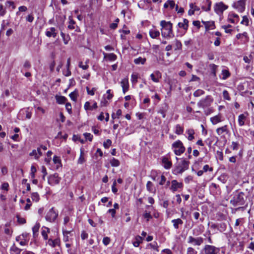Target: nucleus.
<instances>
[{"label": "nucleus", "mask_w": 254, "mask_h": 254, "mask_svg": "<svg viewBox=\"0 0 254 254\" xmlns=\"http://www.w3.org/2000/svg\"><path fill=\"white\" fill-rule=\"evenodd\" d=\"M160 26L162 28L161 34L163 37L170 39L174 36L172 29L173 24L170 21L162 20Z\"/></svg>", "instance_id": "1"}, {"label": "nucleus", "mask_w": 254, "mask_h": 254, "mask_svg": "<svg viewBox=\"0 0 254 254\" xmlns=\"http://www.w3.org/2000/svg\"><path fill=\"white\" fill-rule=\"evenodd\" d=\"M246 196L242 191H236L233 192V197L230 200V203L234 206L243 205L245 203Z\"/></svg>", "instance_id": "2"}, {"label": "nucleus", "mask_w": 254, "mask_h": 254, "mask_svg": "<svg viewBox=\"0 0 254 254\" xmlns=\"http://www.w3.org/2000/svg\"><path fill=\"white\" fill-rule=\"evenodd\" d=\"M189 162L185 159H182L178 162L174 169V173L182 174L189 168Z\"/></svg>", "instance_id": "3"}, {"label": "nucleus", "mask_w": 254, "mask_h": 254, "mask_svg": "<svg viewBox=\"0 0 254 254\" xmlns=\"http://www.w3.org/2000/svg\"><path fill=\"white\" fill-rule=\"evenodd\" d=\"M172 148L174 149L175 154L177 155H180L185 151V147L180 140H178L173 143Z\"/></svg>", "instance_id": "4"}, {"label": "nucleus", "mask_w": 254, "mask_h": 254, "mask_svg": "<svg viewBox=\"0 0 254 254\" xmlns=\"http://www.w3.org/2000/svg\"><path fill=\"white\" fill-rule=\"evenodd\" d=\"M213 101V99L210 95H207L204 98L201 99L197 104V106L205 109L209 107Z\"/></svg>", "instance_id": "5"}, {"label": "nucleus", "mask_w": 254, "mask_h": 254, "mask_svg": "<svg viewBox=\"0 0 254 254\" xmlns=\"http://www.w3.org/2000/svg\"><path fill=\"white\" fill-rule=\"evenodd\" d=\"M220 252V248L210 245H205L202 249L203 254H218Z\"/></svg>", "instance_id": "6"}, {"label": "nucleus", "mask_w": 254, "mask_h": 254, "mask_svg": "<svg viewBox=\"0 0 254 254\" xmlns=\"http://www.w3.org/2000/svg\"><path fill=\"white\" fill-rule=\"evenodd\" d=\"M58 216V212L54 207L51 208L45 216L46 220L49 222H54Z\"/></svg>", "instance_id": "7"}, {"label": "nucleus", "mask_w": 254, "mask_h": 254, "mask_svg": "<svg viewBox=\"0 0 254 254\" xmlns=\"http://www.w3.org/2000/svg\"><path fill=\"white\" fill-rule=\"evenodd\" d=\"M228 7L223 2H219L215 4L214 9L215 12L217 14H221L223 13L224 10L228 8Z\"/></svg>", "instance_id": "8"}, {"label": "nucleus", "mask_w": 254, "mask_h": 254, "mask_svg": "<svg viewBox=\"0 0 254 254\" xmlns=\"http://www.w3.org/2000/svg\"><path fill=\"white\" fill-rule=\"evenodd\" d=\"M203 238L202 237L194 238L192 236H189L188 239V243L194 246H200L203 243Z\"/></svg>", "instance_id": "9"}, {"label": "nucleus", "mask_w": 254, "mask_h": 254, "mask_svg": "<svg viewBox=\"0 0 254 254\" xmlns=\"http://www.w3.org/2000/svg\"><path fill=\"white\" fill-rule=\"evenodd\" d=\"M233 7L238 10L240 12H242L245 9V2L242 0H239L233 4Z\"/></svg>", "instance_id": "10"}, {"label": "nucleus", "mask_w": 254, "mask_h": 254, "mask_svg": "<svg viewBox=\"0 0 254 254\" xmlns=\"http://www.w3.org/2000/svg\"><path fill=\"white\" fill-rule=\"evenodd\" d=\"M183 187L182 182H178L176 180H173L171 182V186L170 189L173 192L176 191L179 189H181Z\"/></svg>", "instance_id": "11"}, {"label": "nucleus", "mask_w": 254, "mask_h": 254, "mask_svg": "<svg viewBox=\"0 0 254 254\" xmlns=\"http://www.w3.org/2000/svg\"><path fill=\"white\" fill-rule=\"evenodd\" d=\"M150 76L151 80L153 82L158 83L159 82L160 79L162 77V74L159 71L156 70L154 71L153 73H151Z\"/></svg>", "instance_id": "12"}, {"label": "nucleus", "mask_w": 254, "mask_h": 254, "mask_svg": "<svg viewBox=\"0 0 254 254\" xmlns=\"http://www.w3.org/2000/svg\"><path fill=\"white\" fill-rule=\"evenodd\" d=\"M61 180V178L59 176H48V181L49 184L55 185L59 184Z\"/></svg>", "instance_id": "13"}, {"label": "nucleus", "mask_w": 254, "mask_h": 254, "mask_svg": "<svg viewBox=\"0 0 254 254\" xmlns=\"http://www.w3.org/2000/svg\"><path fill=\"white\" fill-rule=\"evenodd\" d=\"M248 116V113L240 114L238 116V122L239 126L242 127L245 125V122Z\"/></svg>", "instance_id": "14"}, {"label": "nucleus", "mask_w": 254, "mask_h": 254, "mask_svg": "<svg viewBox=\"0 0 254 254\" xmlns=\"http://www.w3.org/2000/svg\"><path fill=\"white\" fill-rule=\"evenodd\" d=\"M121 86L123 88V92L125 94L128 90V81L127 78H124L121 82Z\"/></svg>", "instance_id": "15"}, {"label": "nucleus", "mask_w": 254, "mask_h": 254, "mask_svg": "<svg viewBox=\"0 0 254 254\" xmlns=\"http://www.w3.org/2000/svg\"><path fill=\"white\" fill-rule=\"evenodd\" d=\"M229 21L232 23H237L239 20V17L238 14L232 13L229 14Z\"/></svg>", "instance_id": "16"}, {"label": "nucleus", "mask_w": 254, "mask_h": 254, "mask_svg": "<svg viewBox=\"0 0 254 254\" xmlns=\"http://www.w3.org/2000/svg\"><path fill=\"white\" fill-rule=\"evenodd\" d=\"M56 28L55 27H51L49 28V30H47L45 32V35L48 37H53L54 38H56L57 36V33L56 32Z\"/></svg>", "instance_id": "17"}, {"label": "nucleus", "mask_w": 254, "mask_h": 254, "mask_svg": "<svg viewBox=\"0 0 254 254\" xmlns=\"http://www.w3.org/2000/svg\"><path fill=\"white\" fill-rule=\"evenodd\" d=\"M171 222L173 223L174 228L176 230L179 228V226L183 224V220L180 218L173 219Z\"/></svg>", "instance_id": "18"}, {"label": "nucleus", "mask_w": 254, "mask_h": 254, "mask_svg": "<svg viewBox=\"0 0 254 254\" xmlns=\"http://www.w3.org/2000/svg\"><path fill=\"white\" fill-rule=\"evenodd\" d=\"M188 23L189 20L187 19L184 18L183 22H179L178 24V26H179V27L183 28L185 31H187L188 29Z\"/></svg>", "instance_id": "19"}, {"label": "nucleus", "mask_w": 254, "mask_h": 254, "mask_svg": "<svg viewBox=\"0 0 254 254\" xmlns=\"http://www.w3.org/2000/svg\"><path fill=\"white\" fill-rule=\"evenodd\" d=\"M21 115H25V118L30 119L31 118L32 113L28 111V109H24L20 110L19 114V117H20Z\"/></svg>", "instance_id": "20"}, {"label": "nucleus", "mask_w": 254, "mask_h": 254, "mask_svg": "<svg viewBox=\"0 0 254 254\" xmlns=\"http://www.w3.org/2000/svg\"><path fill=\"white\" fill-rule=\"evenodd\" d=\"M202 22L204 25L206 30L214 29L215 28V24L214 21H204Z\"/></svg>", "instance_id": "21"}, {"label": "nucleus", "mask_w": 254, "mask_h": 254, "mask_svg": "<svg viewBox=\"0 0 254 254\" xmlns=\"http://www.w3.org/2000/svg\"><path fill=\"white\" fill-rule=\"evenodd\" d=\"M162 164L164 167L167 169H170L172 166L171 161L168 158L164 157L162 159Z\"/></svg>", "instance_id": "22"}, {"label": "nucleus", "mask_w": 254, "mask_h": 254, "mask_svg": "<svg viewBox=\"0 0 254 254\" xmlns=\"http://www.w3.org/2000/svg\"><path fill=\"white\" fill-rule=\"evenodd\" d=\"M143 238L140 236H137L135 238V241L132 242L134 247H138L139 245L142 243Z\"/></svg>", "instance_id": "23"}, {"label": "nucleus", "mask_w": 254, "mask_h": 254, "mask_svg": "<svg viewBox=\"0 0 254 254\" xmlns=\"http://www.w3.org/2000/svg\"><path fill=\"white\" fill-rule=\"evenodd\" d=\"M104 58H107L110 61H115L117 59V56L114 53L106 54L104 53Z\"/></svg>", "instance_id": "24"}, {"label": "nucleus", "mask_w": 254, "mask_h": 254, "mask_svg": "<svg viewBox=\"0 0 254 254\" xmlns=\"http://www.w3.org/2000/svg\"><path fill=\"white\" fill-rule=\"evenodd\" d=\"M152 179L154 181L159 180L158 183L160 185H163L166 181L165 176H153Z\"/></svg>", "instance_id": "25"}, {"label": "nucleus", "mask_w": 254, "mask_h": 254, "mask_svg": "<svg viewBox=\"0 0 254 254\" xmlns=\"http://www.w3.org/2000/svg\"><path fill=\"white\" fill-rule=\"evenodd\" d=\"M168 110V106L166 104L162 106L158 111V113L160 114L163 118L166 117V113Z\"/></svg>", "instance_id": "26"}, {"label": "nucleus", "mask_w": 254, "mask_h": 254, "mask_svg": "<svg viewBox=\"0 0 254 254\" xmlns=\"http://www.w3.org/2000/svg\"><path fill=\"white\" fill-rule=\"evenodd\" d=\"M22 250L17 248L15 244H13L11 247L10 251L11 254H20Z\"/></svg>", "instance_id": "27"}, {"label": "nucleus", "mask_w": 254, "mask_h": 254, "mask_svg": "<svg viewBox=\"0 0 254 254\" xmlns=\"http://www.w3.org/2000/svg\"><path fill=\"white\" fill-rule=\"evenodd\" d=\"M186 133L188 134L187 138L189 140H192L194 139V131L193 129L190 128L186 130Z\"/></svg>", "instance_id": "28"}, {"label": "nucleus", "mask_w": 254, "mask_h": 254, "mask_svg": "<svg viewBox=\"0 0 254 254\" xmlns=\"http://www.w3.org/2000/svg\"><path fill=\"white\" fill-rule=\"evenodd\" d=\"M56 99L57 102L59 104H63L67 101L66 98L63 96H56Z\"/></svg>", "instance_id": "29"}, {"label": "nucleus", "mask_w": 254, "mask_h": 254, "mask_svg": "<svg viewBox=\"0 0 254 254\" xmlns=\"http://www.w3.org/2000/svg\"><path fill=\"white\" fill-rule=\"evenodd\" d=\"M210 121L212 124L216 125L222 121L221 117L220 115H217L211 118Z\"/></svg>", "instance_id": "30"}, {"label": "nucleus", "mask_w": 254, "mask_h": 254, "mask_svg": "<svg viewBox=\"0 0 254 254\" xmlns=\"http://www.w3.org/2000/svg\"><path fill=\"white\" fill-rule=\"evenodd\" d=\"M60 243V241L58 239H56L54 240H52V239H49L48 241V244L50 246L54 248L56 246L59 245Z\"/></svg>", "instance_id": "31"}, {"label": "nucleus", "mask_w": 254, "mask_h": 254, "mask_svg": "<svg viewBox=\"0 0 254 254\" xmlns=\"http://www.w3.org/2000/svg\"><path fill=\"white\" fill-rule=\"evenodd\" d=\"M149 35L152 38H156L160 35V32L157 30L151 29L149 31Z\"/></svg>", "instance_id": "32"}, {"label": "nucleus", "mask_w": 254, "mask_h": 254, "mask_svg": "<svg viewBox=\"0 0 254 254\" xmlns=\"http://www.w3.org/2000/svg\"><path fill=\"white\" fill-rule=\"evenodd\" d=\"M40 227V224L37 223L32 228V232L34 237H36L38 235V232L39 231V228Z\"/></svg>", "instance_id": "33"}, {"label": "nucleus", "mask_w": 254, "mask_h": 254, "mask_svg": "<svg viewBox=\"0 0 254 254\" xmlns=\"http://www.w3.org/2000/svg\"><path fill=\"white\" fill-rule=\"evenodd\" d=\"M50 232V229L48 228L44 227L42 228L41 234L45 240L48 239L47 234Z\"/></svg>", "instance_id": "34"}, {"label": "nucleus", "mask_w": 254, "mask_h": 254, "mask_svg": "<svg viewBox=\"0 0 254 254\" xmlns=\"http://www.w3.org/2000/svg\"><path fill=\"white\" fill-rule=\"evenodd\" d=\"M184 131L183 127L178 124L175 126V132L177 134L180 135L183 134Z\"/></svg>", "instance_id": "35"}, {"label": "nucleus", "mask_w": 254, "mask_h": 254, "mask_svg": "<svg viewBox=\"0 0 254 254\" xmlns=\"http://www.w3.org/2000/svg\"><path fill=\"white\" fill-rule=\"evenodd\" d=\"M68 19L69 20V25L68 26V28L70 30H73L75 29L74 24H75V21L72 19L71 16H69L68 17Z\"/></svg>", "instance_id": "36"}, {"label": "nucleus", "mask_w": 254, "mask_h": 254, "mask_svg": "<svg viewBox=\"0 0 254 254\" xmlns=\"http://www.w3.org/2000/svg\"><path fill=\"white\" fill-rule=\"evenodd\" d=\"M216 132L219 135L222 134L223 132H227V126L225 125L224 126L218 128L216 129Z\"/></svg>", "instance_id": "37"}, {"label": "nucleus", "mask_w": 254, "mask_h": 254, "mask_svg": "<svg viewBox=\"0 0 254 254\" xmlns=\"http://www.w3.org/2000/svg\"><path fill=\"white\" fill-rule=\"evenodd\" d=\"M146 62V59L142 57H139L134 60V63L136 64H144Z\"/></svg>", "instance_id": "38"}, {"label": "nucleus", "mask_w": 254, "mask_h": 254, "mask_svg": "<svg viewBox=\"0 0 254 254\" xmlns=\"http://www.w3.org/2000/svg\"><path fill=\"white\" fill-rule=\"evenodd\" d=\"M209 68L211 70V73L213 76H216V69L218 67L217 65L213 64H211L209 65Z\"/></svg>", "instance_id": "39"}, {"label": "nucleus", "mask_w": 254, "mask_h": 254, "mask_svg": "<svg viewBox=\"0 0 254 254\" xmlns=\"http://www.w3.org/2000/svg\"><path fill=\"white\" fill-rule=\"evenodd\" d=\"M147 248L148 249H152L156 250L157 252H158L159 250L158 249V246L157 243L156 242H154L152 243H150L147 245Z\"/></svg>", "instance_id": "40"}, {"label": "nucleus", "mask_w": 254, "mask_h": 254, "mask_svg": "<svg viewBox=\"0 0 254 254\" xmlns=\"http://www.w3.org/2000/svg\"><path fill=\"white\" fill-rule=\"evenodd\" d=\"M222 79L225 80L230 76V73L226 69H223L222 70Z\"/></svg>", "instance_id": "41"}, {"label": "nucleus", "mask_w": 254, "mask_h": 254, "mask_svg": "<svg viewBox=\"0 0 254 254\" xmlns=\"http://www.w3.org/2000/svg\"><path fill=\"white\" fill-rule=\"evenodd\" d=\"M61 35L63 38L64 44L66 45L70 39V37L68 35H65L63 32H61Z\"/></svg>", "instance_id": "42"}, {"label": "nucleus", "mask_w": 254, "mask_h": 254, "mask_svg": "<svg viewBox=\"0 0 254 254\" xmlns=\"http://www.w3.org/2000/svg\"><path fill=\"white\" fill-rule=\"evenodd\" d=\"M31 197L32 200L35 202H38L40 199L39 195L37 192L32 193Z\"/></svg>", "instance_id": "43"}, {"label": "nucleus", "mask_w": 254, "mask_h": 254, "mask_svg": "<svg viewBox=\"0 0 254 254\" xmlns=\"http://www.w3.org/2000/svg\"><path fill=\"white\" fill-rule=\"evenodd\" d=\"M77 95V91L75 90L74 91L71 92L69 94V96L70 97V99L72 100L75 101L76 100Z\"/></svg>", "instance_id": "44"}, {"label": "nucleus", "mask_w": 254, "mask_h": 254, "mask_svg": "<svg viewBox=\"0 0 254 254\" xmlns=\"http://www.w3.org/2000/svg\"><path fill=\"white\" fill-rule=\"evenodd\" d=\"M122 110L121 109H118L116 113H113L112 114V118H113V119H115L116 118H119L120 117V116H121L122 115Z\"/></svg>", "instance_id": "45"}, {"label": "nucleus", "mask_w": 254, "mask_h": 254, "mask_svg": "<svg viewBox=\"0 0 254 254\" xmlns=\"http://www.w3.org/2000/svg\"><path fill=\"white\" fill-rule=\"evenodd\" d=\"M204 94V91L201 89H198L193 93V96L194 97H199Z\"/></svg>", "instance_id": "46"}, {"label": "nucleus", "mask_w": 254, "mask_h": 254, "mask_svg": "<svg viewBox=\"0 0 254 254\" xmlns=\"http://www.w3.org/2000/svg\"><path fill=\"white\" fill-rule=\"evenodd\" d=\"M223 97L224 99L227 100L228 101H230L231 100L229 94L228 92L226 90L223 91Z\"/></svg>", "instance_id": "47"}, {"label": "nucleus", "mask_w": 254, "mask_h": 254, "mask_svg": "<svg viewBox=\"0 0 254 254\" xmlns=\"http://www.w3.org/2000/svg\"><path fill=\"white\" fill-rule=\"evenodd\" d=\"M31 67V64L28 61H26L23 64V69L25 70H27L30 69Z\"/></svg>", "instance_id": "48"}, {"label": "nucleus", "mask_w": 254, "mask_h": 254, "mask_svg": "<svg viewBox=\"0 0 254 254\" xmlns=\"http://www.w3.org/2000/svg\"><path fill=\"white\" fill-rule=\"evenodd\" d=\"M232 25L228 24V25H223L222 26V28L225 30V32L226 33H231L232 31V29H228V28H231Z\"/></svg>", "instance_id": "49"}, {"label": "nucleus", "mask_w": 254, "mask_h": 254, "mask_svg": "<svg viewBox=\"0 0 254 254\" xmlns=\"http://www.w3.org/2000/svg\"><path fill=\"white\" fill-rule=\"evenodd\" d=\"M53 162L55 164H57V166L61 164L60 158L57 156H54L53 157Z\"/></svg>", "instance_id": "50"}, {"label": "nucleus", "mask_w": 254, "mask_h": 254, "mask_svg": "<svg viewBox=\"0 0 254 254\" xmlns=\"http://www.w3.org/2000/svg\"><path fill=\"white\" fill-rule=\"evenodd\" d=\"M138 76L136 74L133 73L131 76V81L133 84H135L137 82Z\"/></svg>", "instance_id": "51"}, {"label": "nucleus", "mask_w": 254, "mask_h": 254, "mask_svg": "<svg viewBox=\"0 0 254 254\" xmlns=\"http://www.w3.org/2000/svg\"><path fill=\"white\" fill-rule=\"evenodd\" d=\"M153 184L152 183L150 182V181H148L146 184V188H147V190L149 191L150 192H153Z\"/></svg>", "instance_id": "52"}, {"label": "nucleus", "mask_w": 254, "mask_h": 254, "mask_svg": "<svg viewBox=\"0 0 254 254\" xmlns=\"http://www.w3.org/2000/svg\"><path fill=\"white\" fill-rule=\"evenodd\" d=\"M249 20L248 17L246 16H244L243 17V20L241 22V23L242 24H245L246 26L249 25Z\"/></svg>", "instance_id": "53"}, {"label": "nucleus", "mask_w": 254, "mask_h": 254, "mask_svg": "<svg viewBox=\"0 0 254 254\" xmlns=\"http://www.w3.org/2000/svg\"><path fill=\"white\" fill-rule=\"evenodd\" d=\"M187 254H197V251L192 247H189L187 249Z\"/></svg>", "instance_id": "54"}, {"label": "nucleus", "mask_w": 254, "mask_h": 254, "mask_svg": "<svg viewBox=\"0 0 254 254\" xmlns=\"http://www.w3.org/2000/svg\"><path fill=\"white\" fill-rule=\"evenodd\" d=\"M111 144L112 141L110 139H107L106 141L104 142L103 145L105 148H108L111 145Z\"/></svg>", "instance_id": "55"}, {"label": "nucleus", "mask_w": 254, "mask_h": 254, "mask_svg": "<svg viewBox=\"0 0 254 254\" xmlns=\"http://www.w3.org/2000/svg\"><path fill=\"white\" fill-rule=\"evenodd\" d=\"M227 176H219L217 179L224 184L227 180Z\"/></svg>", "instance_id": "56"}, {"label": "nucleus", "mask_w": 254, "mask_h": 254, "mask_svg": "<svg viewBox=\"0 0 254 254\" xmlns=\"http://www.w3.org/2000/svg\"><path fill=\"white\" fill-rule=\"evenodd\" d=\"M111 163L113 166H118L120 165V162L115 158H113L111 161Z\"/></svg>", "instance_id": "57"}, {"label": "nucleus", "mask_w": 254, "mask_h": 254, "mask_svg": "<svg viewBox=\"0 0 254 254\" xmlns=\"http://www.w3.org/2000/svg\"><path fill=\"white\" fill-rule=\"evenodd\" d=\"M143 103L145 104L143 108L145 109L149 106L150 103V99L148 97L145 98L143 101Z\"/></svg>", "instance_id": "58"}, {"label": "nucleus", "mask_w": 254, "mask_h": 254, "mask_svg": "<svg viewBox=\"0 0 254 254\" xmlns=\"http://www.w3.org/2000/svg\"><path fill=\"white\" fill-rule=\"evenodd\" d=\"M65 109L69 114H71L72 112L71 105L69 103H66L65 104Z\"/></svg>", "instance_id": "59"}, {"label": "nucleus", "mask_w": 254, "mask_h": 254, "mask_svg": "<svg viewBox=\"0 0 254 254\" xmlns=\"http://www.w3.org/2000/svg\"><path fill=\"white\" fill-rule=\"evenodd\" d=\"M17 222L21 224H23L26 223V220L24 218H22L19 216H17Z\"/></svg>", "instance_id": "60"}, {"label": "nucleus", "mask_w": 254, "mask_h": 254, "mask_svg": "<svg viewBox=\"0 0 254 254\" xmlns=\"http://www.w3.org/2000/svg\"><path fill=\"white\" fill-rule=\"evenodd\" d=\"M84 136L87 140L88 139L90 141L92 140L93 135H91L90 133L86 132L84 133Z\"/></svg>", "instance_id": "61"}, {"label": "nucleus", "mask_w": 254, "mask_h": 254, "mask_svg": "<svg viewBox=\"0 0 254 254\" xmlns=\"http://www.w3.org/2000/svg\"><path fill=\"white\" fill-rule=\"evenodd\" d=\"M6 5L7 6L11 7L12 9H14L15 8V6L13 1H7L6 2Z\"/></svg>", "instance_id": "62"}, {"label": "nucleus", "mask_w": 254, "mask_h": 254, "mask_svg": "<svg viewBox=\"0 0 254 254\" xmlns=\"http://www.w3.org/2000/svg\"><path fill=\"white\" fill-rule=\"evenodd\" d=\"M26 201L27 204L25 206V210H27L30 208V206L31 205V202L30 198H29L26 199Z\"/></svg>", "instance_id": "63"}, {"label": "nucleus", "mask_w": 254, "mask_h": 254, "mask_svg": "<svg viewBox=\"0 0 254 254\" xmlns=\"http://www.w3.org/2000/svg\"><path fill=\"white\" fill-rule=\"evenodd\" d=\"M167 3L171 9H173L175 6V2L173 0H168Z\"/></svg>", "instance_id": "64"}]
</instances>
